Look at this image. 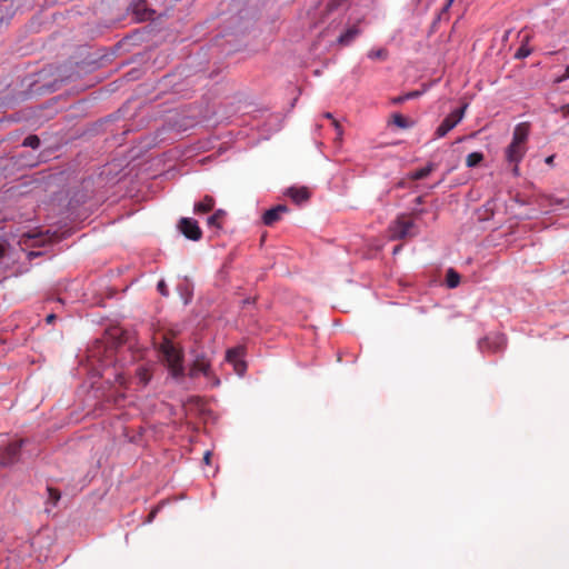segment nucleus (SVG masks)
I'll use <instances>...</instances> for the list:
<instances>
[{
    "mask_svg": "<svg viewBox=\"0 0 569 569\" xmlns=\"http://www.w3.org/2000/svg\"><path fill=\"white\" fill-rule=\"evenodd\" d=\"M529 137V123H518L512 132V140L505 150V159L509 164H512V173L518 177L519 163L527 152V141Z\"/></svg>",
    "mask_w": 569,
    "mask_h": 569,
    "instance_id": "nucleus-1",
    "label": "nucleus"
},
{
    "mask_svg": "<svg viewBox=\"0 0 569 569\" xmlns=\"http://www.w3.org/2000/svg\"><path fill=\"white\" fill-rule=\"evenodd\" d=\"M160 352L162 353L171 375L174 378L183 376V353L182 350L176 347L171 340L164 338L160 345Z\"/></svg>",
    "mask_w": 569,
    "mask_h": 569,
    "instance_id": "nucleus-2",
    "label": "nucleus"
},
{
    "mask_svg": "<svg viewBox=\"0 0 569 569\" xmlns=\"http://www.w3.org/2000/svg\"><path fill=\"white\" fill-rule=\"evenodd\" d=\"M389 233L391 240H400L415 237L418 230L411 218L401 214L390 224Z\"/></svg>",
    "mask_w": 569,
    "mask_h": 569,
    "instance_id": "nucleus-3",
    "label": "nucleus"
},
{
    "mask_svg": "<svg viewBox=\"0 0 569 569\" xmlns=\"http://www.w3.org/2000/svg\"><path fill=\"white\" fill-rule=\"evenodd\" d=\"M467 104L449 113L436 129L435 137L442 138L451 131L463 118Z\"/></svg>",
    "mask_w": 569,
    "mask_h": 569,
    "instance_id": "nucleus-4",
    "label": "nucleus"
},
{
    "mask_svg": "<svg viewBox=\"0 0 569 569\" xmlns=\"http://www.w3.org/2000/svg\"><path fill=\"white\" fill-rule=\"evenodd\" d=\"M23 445V440L14 441L6 446L0 450V465L8 467L18 461L20 451Z\"/></svg>",
    "mask_w": 569,
    "mask_h": 569,
    "instance_id": "nucleus-5",
    "label": "nucleus"
},
{
    "mask_svg": "<svg viewBox=\"0 0 569 569\" xmlns=\"http://www.w3.org/2000/svg\"><path fill=\"white\" fill-rule=\"evenodd\" d=\"M244 348L239 346L231 348L226 353V360L233 366L237 375L242 376L247 369V365L243 361Z\"/></svg>",
    "mask_w": 569,
    "mask_h": 569,
    "instance_id": "nucleus-6",
    "label": "nucleus"
},
{
    "mask_svg": "<svg viewBox=\"0 0 569 569\" xmlns=\"http://www.w3.org/2000/svg\"><path fill=\"white\" fill-rule=\"evenodd\" d=\"M179 230L186 238L192 241H198L202 237V231L198 222L192 218H182L179 221Z\"/></svg>",
    "mask_w": 569,
    "mask_h": 569,
    "instance_id": "nucleus-7",
    "label": "nucleus"
},
{
    "mask_svg": "<svg viewBox=\"0 0 569 569\" xmlns=\"http://www.w3.org/2000/svg\"><path fill=\"white\" fill-rule=\"evenodd\" d=\"M199 373H202L206 377H210L211 375L210 362L204 356H198L189 371V376L191 378L197 377Z\"/></svg>",
    "mask_w": 569,
    "mask_h": 569,
    "instance_id": "nucleus-8",
    "label": "nucleus"
},
{
    "mask_svg": "<svg viewBox=\"0 0 569 569\" xmlns=\"http://www.w3.org/2000/svg\"><path fill=\"white\" fill-rule=\"evenodd\" d=\"M289 209L286 204H278L263 213L262 221L266 226H273L281 219L282 214L287 213Z\"/></svg>",
    "mask_w": 569,
    "mask_h": 569,
    "instance_id": "nucleus-9",
    "label": "nucleus"
},
{
    "mask_svg": "<svg viewBox=\"0 0 569 569\" xmlns=\"http://www.w3.org/2000/svg\"><path fill=\"white\" fill-rule=\"evenodd\" d=\"M360 32L359 27L353 24L338 37L337 42L342 47L349 46Z\"/></svg>",
    "mask_w": 569,
    "mask_h": 569,
    "instance_id": "nucleus-10",
    "label": "nucleus"
},
{
    "mask_svg": "<svg viewBox=\"0 0 569 569\" xmlns=\"http://www.w3.org/2000/svg\"><path fill=\"white\" fill-rule=\"evenodd\" d=\"M133 13L139 20H149L153 16V10L149 9L144 0L137 1L132 7Z\"/></svg>",
    "mask_w": 569,
    "mask_h": 569,
    "instance_id": "nucleus-11",
    "label": "nucleus"
},
{
    "mask_svg": "<svg viewBox=\"0 0 569 569\" xmlns=\"http://www.w3.org/2000/svg\"><path fill=\"white\" fill-rule=\"evenodd\" d=\"M287 194L296 202L301 203L309 199L310 193L306 187L289 188Z\"/></svg>",
    "mask_w": 569,
    "mask_h": 569,
    "instance_id": "nucleus-12",
    "label": "nucleus"
},
{
    "mask_svg": "<svg viewBox=\"0 0 569 569\" xmlns=\"http://www.w3.org/2000/svg\"><path fill=\"white\" fill-rule=\"evenodd\" d=\"M214 207V199L211 196H206L201 201L194 204V213H208Z\"/></svg>",
    "mask_w": 569,
    "mask_h": 569,
    "instance_id": "nucleus-13",
    "label": "nucleus"
},
{
    "mask_svg": "<svg viewBox=\"0 0 569 569\" xmlns=\"http://www.w3.org/2000/svg\"><path fill=\"white\" fill-rule=\"evenodd\" d=\"M224 218H226V211L222 209H219L208 218L207 223L209 227L220 229L222 227V222H223Z\"/></svg>",
    "mask_w": 569,
    "mask_h": 569,
    "instance_id": "nucleus-14",
    "label": "nucleus"
},
{
    "mask_svg": "<svg viewBox=\"0 0 569 569\" xmlns=\"http://www.w3.org/2000/svg\"><path fill=\"white\" fill-rule=\"evenodd\" d=\"M460 283V274L452 268L447 270L446 284L448 288L453 289Z\"/></svg>",
    "mask_w": 569,
    "mask_h": 569,
    "instance_id": "nucleus-15",
    "label": "nucleus"
},
{
    "mask_svg": "<svg viewBox=\"0 0 569 569\" xmlns=\"http://www.w3.org/2000/svg\"><path fill=\"white\" fill-rule=\"evenodd\" d=\"M433 170H435V164L429 163L425 168H421L419 170L411 172L409 178L411 180H421V179H425L426 177H428Z\"/></svg>",
    "mask_w": 569,
    "mask_h": 569,
    "instance_id": "nucleus-16",
    "label": "nucleus"
},
{
    "mask_svg": "<svg viewBox=\"0 0 569 569\" xmlns=\"http://www.w3.org/2000/svg\"><path fill=\"white\" fill-rule=\"evenodd\" d=\"M136 375L142 386H147L151 379L149 369L143 366L137 368Z\"/></svg>",
    "mask_w": 569,
    "mask_h": 569,
    "instance_id": "nucleus-17",
    "label": "nucleus"
},
{
    "mask_svg": "<svg viewBox=\"0 0 569 569\" xmlns=\"http://www.w3.org/2000/svg\"><path fill=\"white\" fill-rule=\"evenodd\" d=\"M47 491H48L47 505L50 503L52 507H56L61 498V492L53 487H47Z\"/></svg>",
    "mask_w": 569,
    "mask_h": 569,
    "instance_id": "nucleus-18",
    "label": "nucleus"
},
{
    "mask_svg": "<svg viewBox=\"0 0 569 569\" xmlns=\"http://www.w3.org/2000/svg\"><path fill=\"white\" fill-rule=\"evenodd\" d=\"M483 160L481 152H471L466 158V166L469 168L477 167Z\"/></svg>",
    "mask_w": 569,
    "mask_h": 569,
    "instance_id": "nucleus-19",
    "label": "nucleus"
},
{
    "mask_svg": "<svg viewBox=\"0 0 569 569\" xmlns=\"http://www.w3.org/2000/svg\"><path fill=\"white\" fill-rule=\"evenodd\" d=\"M420 94H421V92L418 91V90L410 91V92H408V93H406L403 96H398V97L393 98L391 100V102L393 104H400V103H403L405 101H407L409 99L418 98Z\"/></svg>",
    "mask_w": 569,
    "mask_h": 569,
    "instance_id": "nucleus-20",
    "label": "nucleus"
},
{
    "mask_svg": "<svg viewBox=\"0 0 569 569\" xmlns=\"http://www.w3.org/2000/svg\"><path fill=\"white\" fill-rule=\"evenodd\" d=\"M392 121L397 127H399L401 129H407L411 126V122L409 121V119H407L406 117H403L400 113H393Z\"/></svg>",
    "mask_w": 569,
    "mask_h": 569,
    "instance_id": "nucleus-21",
    "label": "nucleus"
},
{
    "mask_svg": "<svg viewBox=\"0 0 569 569\" xmlns=\"http://www.w3.org/2000/svg\"><path fill=\"white\" fill-rule=\"evenodd\" d=\"M368 57L372 60H386L388 57V51L383 48L372 49L368 52Z\"/></svg>",
    "mask_w": 569,
    "mask_h": 569,
    "instance_id": "nucleus-22",
    "label": "nucleus"
},
{
    "mask_svg": "<svg viewBox=\"0 0 569 569\" xmlns=\"http://www.w3.org/2000/svg\"><path fill=\"white\" fill-rule=\"evenodd\" d=\"M23 146L37 149L40 146V139L34 134L28 136L23 141Z\"/></svg>",
    "mask_w": 569,
    "mask_h": 569,
    "instance_id": "nucleus-23",
    "label": "nucleus"
},
{
    "mask_svg": "<svg viewBox=\"0 0 569 569\" xmlns=\"http://www.w3.org/2000/svg\"><path fill=\"white\" fill-rule=\"evenodd\" d=\"M493 339H495L493 348H492L493 351L500 350L505 347L506 339L503 336L497 335Z\"/></svg>",
    "mask_w": 569,
    "mask_h": 569,
    "instance_id": "nucleus-24",
    "label": "nucleus"
},
{
    "mask_svg": "<svg viewBox=\"0 0 569 569\" xmlns=\"http://www.w3.org/2000/svg\"><path fill=\"white\" fill-rule=\"evenodd\" d=\"M325 117L332 120V124L335 126V128L337 130V133L339 136H341L342 134V128H341L340 123L332 117V114L330 112H327V113H325Z\"/></svg>",
    "mask_w": 569,
    "mask_h": 569,
    "instance_id": "nucleus-25",
    "label": "nucleus"
},
{
    "mask_svg": "<svg viewBox=\"0 0 569 569\" xmlns=\"http://www.w3.org/2000/svg\"><path fill=\"white\" fill-rule=\"evenodd\" d=\"M158 290H159V291L161 292V295H163V296H167V295H168V292H167V287H166L164 281H160V282L158 283Z\"/></svg>",
    "mask_w": 569,
    "mask_h": 569,
    "instance_id": "nucleus-26",
    "label": "nucleus"
},
{
    "mask_svg": "<svg viewBox=\"0 0 569 569\" xmlns=\"http://www.w3.org/2000/svg\"><path fill=\"white\" fill-rule=\"evenodd\" d=\"M560 111H561V113H562V116H563L565 118H568V117H569V103H567V104L562 106V107H561V109H560Z\"/></svg>",
    "mask_w": 569,
    "mask_h": 569,
    "instance_id": "nucleus-27",
    "label": "nucleus"
},
{
    "mask_svg": "<svg viewBox=\"0 0 569 569\" xmlns=\"http://www.w3.org/2000/svg\"><path fill=\"white\" fill-rule=\"evenodd\" d=\"M203 462L207 463V465H210L211 462V452L210 451H206L204 455H203Z\"/></svg>",
    "mask_w": 569,
    "mask_h": 569,
    "instance_id": "nucleus-28",
    "label": "nucleus"
},
{
    "mask_svg": "<svg viewBox=\"0 0 569 569\" xmlns=\"http://www.w3.org/2000/svg\"><path fill=\"white\" fill-rule=\"evenodd\" d=\"M528 54H529V51L521 48L518 50L516 57L522 58V57H527Z\"/></svg>",
    "mask_w": 569,
    "mask_h": 569,
    "instance_id": "nucleus-29",
    "label": "nucleus"
},
{
    "mask_svg": "<svg viewBox=\"0 0 569 569\" xmlns=\"http://www.w3.org/2000/svg\"><path fill=\"white\" fill-rule=\"evenodd\" d=\"M455 0H446V4L443 6V9L442 11H447L451 4L453 3Z\"/></svg>",
    "mask_w": 569,
    "mask_h": 569,
    "instance_id": "nucleus-30",
    "label": "nucleus"
},
{
    "mask_svg": "<svg viewBox=\"0 0 569 569\" xmlns=\"http://www.w3.org/2000/svg\"><path fill=\"white\" fill-rule=\"evenodd\" d=\"M54 319H56V315H53V313L48 315L46 318L48 323H52L54 321Z\"/></svg>",
    "mask_w": 569,
    "mask_h": 569,
    "instance_id": "nucleus-31",
    "label": "nucleus"
},
{
    "mask_svg": "<svg viewBox=\"0 0 569 569\" xmlns=\"http://www.w3.org/2000/svg\"><path fill=\"white\" fill-rule=\"evenodd\" d=\"M569 79V66L566 68L563 76L561 77V80Z\"/></svg>",
    "mask_w": 569,
    "mask_h": 569,
    "instance_id": "nucleus-32",
    "label": "nucleus"
},
{
    "mask_svg": "<svg viewBox=\"0 0 569 569\" xmlns=\"http://www.w3.org/2000/svg\"><path fill=\"white\" fill-rule=\"evenodd\" d=\"M489 338H486L483 339L481 342H480V347L483 348L485 345H489Z\"/></svg>",
    "mask_w": 569,
    "mask_h": 569,
    "instance_id": "nucleus-33",
    "label": "nucleus"
},
{
    "mask_svg": "<svg viewBox=\"0 0 569 569\" xmlns=\"http://www.w3.org/2000/svg\"><path fill=\"white\" fill-rule=\"evenodd\" d=\"M118 380H119L120 385H124V382H126L124 378L121 375L118 376Z\"/></svg>",
    "mask_w": 569,
    "mask_h": 569,
    "instance_id": "nucleus-34",
    "label": "nucleus"
},
{
    "mask_svg": "<svg viewBox=\"0 0 569 569\" xmlns=\"http://www.w3.org/2000/svg\"><path fill=\"white\" fill-rule=\"evenodd\" d=\"M552 161H553V156L548 157L546 160L547 163H551Z\"/></svg>",
    "mask_w": 569,
    "mask_h": 569,
    "instance_id": "nucleus-35",
    "label": "nucleus"
},
{
    "mask_svg": "<svg viewBox=\"0 0 569 569\" xmlns=\"http://www.w3.org/2000/svg\"><path fill=\"white\" fill-rule=\"evenodd\" d=\"M416 202H417V203H419V204H420V203H422V202H423L422 197H418V198L416 199Z\"/></svg>",
    "mask_w": 569,
    "mask_h": 569,
    "instance_id": "nucleus-36",
    "label": "nucleus"
},
{
    "mask_svg": "<svg viewBox=\"0 0 569 569\" xmlns=\"http://www.w3.org/2000/svg\"><path fill=\"white\" fill-rule=\"evenodd\" d=\"M399 250H400V246L395 247V249H393V253L399 252Z\"/></svg>",
    "mask_w": 569,
    "mask_h": 569,
    "instance_id": "nucleus-37",
    "label": "nucleus"
},
{
    "mask_svg": "<svg viewBox=\"0 0 569 569\" xmlns=\"http://www.w3.org/2000/svg\"><path fill=\"white\" fill-rule=\"evenodd\" d=\"M3 253H4V249H3V247H2V246H0V257H2V256H3Z\"/></svg>",
    "mask_w": 569,
    "mask_h": 569,
    "instance_id": "nucleus-38",
    "label": "nucleus"
}]
</instances>
